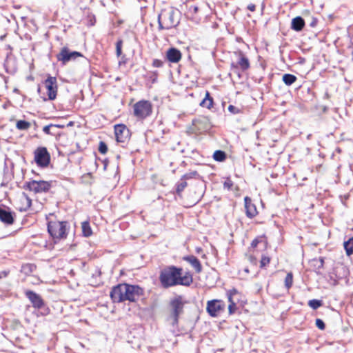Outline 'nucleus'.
I'll return each mask as SVG.
<instances>
[{
  "label": "nucleus",
  "mask_w": 353,
  "mask_h": 353,
  "mask_svg": "<svg viewBox=\"0 0 353 353\" xmlns=\"http://www.w3.org/2000/svg\"><path fill=\"white\" fill-rule=\"evenodd\" d=\"M305 25V21L301 17H296L292 21L291 28L296 31H301Z\"/></svg>",
  "instance_id": "20"
},
{
  "label": "nucleus",
  "mask_w": 353,
  "mask_h": 353,
  "mask_svg": "<svg viewBox=\"0 0 353 353\" xmlns=\"http://www.w3.org/2000/svg\"><path fill=\"white\" fill-rule=\"evenodd\" d=\"M14 213L0 207V220L7 225H12L14 221Z\"/></svg>",
  "instance_id": "16"
},
{
  "label": "nucleus",
  "mask_w": 353,
  "mask_h": 353,
  "mask_svg": "<svg viewBox=\"0 0 353 353\" xmlns=\"http://www.w3.org/2000/svg\"><path fill=\"white\" fill-rule=\"evenodd\" d=\"M121 59L119 61V65H121L122 64H125L127 61V58L125 57V55H121Z\"/></svg>",
  "instance_id": "45"
},
{
  "label": "nucleus",
  "mask_w": 353,
  "mask_h": 353,
  "mask_svg": "<svg viewBox=\"0 0 353 353\" xmlns=\"http://www.w3.org/2000/svg\"><path fill=\"white\" fill-rule=\"evenodd\" d=\"M34 161L41 168H46L50 163V154L45 147H39L34 152Z\"/></svg>",
  "instance_id": "10"
},
{
  "label": "nucleus",
  "mask_w": 353,
  "mask_h": 353,
  "mask_svg": "<svg viewBox=\"0 0 353 353\" xmlns=\"http://www.w3.org/2000/svg\"><path fill=\"white\" fill-rule=\"evenodd\" d=\"M36 270V265L32 263H26L21 266V272L28 275Z\"/></svg>",
  "instance_id": "25"
},
{
  "label": "nucleus",
  "mask_w": 353,
  "mask_h": 353,
  "mask_svg": "<svg viewBox=\"0 0 353 353\" xmlns=\"http://www.w3.org/2000/svg\"><path fill=\"white\" fill-rule=\"evenodd\" d=\"M16 127L20 130H26L30 127V123L25 120H19L17 122Z\"/></svg>",
  "instance_id": "28"
},
{
  "label": "nucleus",
  "mask_w": 353,
  "mask_h": 353,
  "mask_svg": "<svg viewBox=\"0 0 353 353\" xmlns=\"http://www.w3.org/2000/svg\"><path fill=\"white\" fill-rule=\"evenodd\" d=\"M182 54L179 50L175 48H170L166 52V59L171 63H178L181 59Z\"/></svg>",
  "instance_id": "15"
},
{
  "label": "nucleus",
  "mask_w": 353,
  "mask_h": 353,
  "mask_svg": "<svg viewBox=\"0 0 353 353\" xmlns=\"http://www.w3.org/2000/svg\"><path fill=\"white\" fill-rule=\"evenodd\" d=\"M225 309V303L220 299H213L207 302L206 310L210 316L216 317Z\"/></svg>",
  "instance_id": "11"
},
{
  "label": "nucleus",
  "mask_w": 353,
  "mask_h": 353,
  "mask_svg": "<svg viewBox=\"0 0 353 353\" xmlns=\"http://www.w3.org/2000/svg\"><path fill=\"white\" fill-rule=\"evenodd\" d=\"M199 176V174L196 171H192L188 173H186L182 176L183 180H188L192 178H194L196 176Z\"/></svg>",
  "instance_id": "33"
},
{
  "label": "nucleus",
  "mask_w": 353,
  "mask_h": 353,
  "mask_svg": "<svg viewBox=\"0 0 353 353\" xmlns=\"http://www.w3.org/2000/svg\"><path fill=\"white\" fill-rule=\"evenodd\" d=\"M344 249L347 256L353 254V236L343 243Z\"/></svg>",
  "instance_id": "23"
},
{
  "label": "nucleus",
  "mask_w": 353,
  "mask_h": 353,
  "mask_svg": "<svg viewBox=\"0 0 353 353\" xmlns=\"http://www.w3.org/2000/svg\"><path fill=\"white\" fill-rule=\"evenodd\" d=\"M270 261V259L268 256H263L260 261L261 268H263L265 267L268 264H269Z\"/></svg>",
  "instance_id": "36"
},
{
  "label": "nucleus",
  "mask_w": 353,
  "mask_h": 353,
  "mask_svg": "<svg viewBox=\"0 0 353 353\" xmlns=\"http://www.w3.org/2000/svg\"><path fill=\"white\" fill-rule=\"evenodd\" d=\"M316 326L321 330H323L325 328V324L323 321L321 319H316L315 321Z\"/></svg>",
  "instance_id": "35"
},
{
  "label": "nucleus",
  "mask_w": 353,
  "mask_h": 353,
  "mask_svg": "<svg viewBox=\"0 0 353 353\" xmlns=\"http://www.w3.org/2000/svg\"><path fill=\"white\" fill-rule=\"evenodd\" d=\"M233 183L230 179H227L223 183L224 188H228V190L230 189Z\"/></svg>",
  "instance_id": "43"
},
{
  "label": "nucleus",
  "mask_w": 353,
  "mask_h": 353,
  "mask_svg": "<svg viewBox=\"0 0 353 353\" xmlns=\"http://www.w3.org/2000/svg\"><path fill=\"white\" fill-rule=\"evenodd\" d=\"M245 272H249L248 269V268H245Z\"/></svg>",
  "instance_id": "51"
},
{
  "label": "nucleus",
  "mask_w": 353,
  "mask_h": 353,
  "mask_svg": "<svg viewBox=\"0 0 353 353\" xmlns=\"http://www.w3.org/2000/svg\"><path fill=\"white\" fill-rule=\"evenodd\" d=\"M244 202L246 216L250 219L254 217L257 214V211L256 206L252 203L251 199L245 196Z\"/></svg>",
  "instance_id": "17"
},
{
  "label": "nucleus",
  "mask_w": 353,
  "mask_h": 353,
  "mask_svg": "<svg viewBox=\"0 0 353 353\" xmlns=\"http://www.w3.org/2000/svg\"><path fill=\"white\" fill-rule=\"evenodd\" d=\"M188 183L185 180H183L182 177L181 178L180 181H179L176 184V193L177 195L181 196L182 192L187 187Z\"/></svg>",
  "instance_id": "26"
},
{
  "label": "nucleus",
  "mask_w": 353,
  "mask_h": 353,
  "mask_svg": "<svg viewBox=\"0 0 353 353\" xmlns=\"http://www.w3.org/2000/svg\"><path fill=\"white\" fill-rule=\"evenodd\" d=\"M52 126L55 127V128H65V125H61V124H52Z\"/></svg>",
  "instance_id": "49"
},
{
  "label": "nucleus",
  "mask_w": 353,
  "mask_h": 353,
  "mask_svg": "<svg viewBox=\"0 0 353 353\" xmlns=\"http://www.w3.org/2000/svg\"><path fill=\"white\" fill-rule=\"evenodd\" d=\"M51 188V183L46 181L32 180L26 182L23 189L28 190L35 194L47 192Z\"/></svg>",
  "instance_id": "8"
},
{
  "label": "nucleus",
  "mask_w": 353,
  "mask_h": 353,
  "mask_svg": "<svg viewBox=\"0 0 353 353\" xmlns=\"http://www.w3.org/2000/svg\"><path fill=\"white\" fill-rule=\"evenodd\" d=\"M43 84L47 90L48 99H55L58 89L57 78L49 75L48 78L44 81Z\"/></svg>",
  "instance_id": "13"
},
{
  "label": "nucleus",
  "mask_w": 353,
  "mask_h": 353,
  "mask_svg": "<svg viewBox=\"0 0 353 353\" xmlns=\"http://www.w3.org/2000/svg\"><path fill=\"white\" fill-rule=\"evenodd\" d=\"M282 80L286 85L290 86L296 82L297 77L292 74H284Z\"/></svg>",
  "instance_id": "22"
},
{
  "label": "nucleus",
  "mask_w": 353,
  "mask_h": 353,
  "mask_svg": "<svg viewBox=\"0 0 353 353\" xmlns=\"http://www.w3.org/2000/svg\"><path fill=\"white\" fill-rule=\"evenodd\" d=\"M122 46L123 41L121 39H119L116 43V54L117 57H119L122 55Z\"/></svg>",
  "instance_id": "31"
},
{
  "label": "nucleus",
  "mask_w": 353,
  "mask_h": 353,
  "mask_svg": "<svg viewBox=\"0 0 353 353\" xmlns=\"http://www.w3.org/2000/svg\"><path fill=\"white\" fill-rule=\"evenodd\" d=\"M74 125V122L73 121H70L68 124H67V126H72Z\"/></svg>",
  "instance_id": "50"
},
{
  "label": "nucleus",
  "mask_w": 353,
  "mask_h": 353,
  "mask_svg": "<svg viewBox=\"0 0 353 353\" xmlns=\"http://www.w3.org/2000/svg\"><path fill=\"white\" fill-rule=\"evenodd\" d=\"M159 15L161 16L163 24H165L166 30L175 28L179 23L180 12L177 9L170 8L168 10L162 11Z\"/></svg>",
  "instance_id": "5"
},
{
  "label": "nucleus",
  "mask_w": 353,
  "mask_h": 353,
  "mask_svg": "<svg viewBox=\"0 0 353 353\" xmlns=\"http://www.w3.org/2000/svg\"><path fill=\"white\" fill-rule=\"evenodd\" d=\"M158 23H159V29L163 30L165 29V24H163V21L161 19V16H158Z\"/></svg>",
  "instance_id": "42"
},
{
  "label": "nucleus",
  "mask_w": 353,
  "mask_h": 353,
  "mask_svg": "<svg viewBox=\"0 0 353 353\" xmlns=\"http://www.w3.org/2000/svg\"><path fill=\"white\" fill-rule=\"evenodd\" d=\"M52 127H53L52 124H50V125L44 126L43 128V132L46 133V134H52V135H53L54 134L50 132V128H52Z\"/></svg>",
  "instance_id": "40"
},
{
  "label": "nucleus",
  "mask_w": 353,
  "mask_h": 353,
  "mask_svg": "<svg viewBox=\"0 0 353 353\" xmlns=\"http://www.w3.org/2000/svg\"><path fill=\"white\" fill-rule=\"evenodd\" d=\"M114 133L118 142L125 143L130 138V130L124 124L116 125Z\"/></svg>",
  "instance_id": "14"
},
{
  "label": "nucleus",
  "mask_w": 353,
  "mask_h": 353,
  "mask_svg": "<svg viewBox=\"0 0 353 353\" xmlns=\"http://www.w3.org/2000/svg\"><path fill=\"white\" fill-rule=\"evenodd\" d=\"M323 304L321 300L312 299L308 301V305L313 310H316Z\"/></svg>",
  "instance_id": "30"
},
{
  "label": "nucleus",
  "mask_w": 353,
  "mask_h": 353,
  "mask_svg": "<svg viewBox=\"0 0 353 353\" xmlns=\"http://www.w3.org/2000/svg\"><path fill=\"white\" fill-rule=\"evenodd\" d=\"M83 57V54L77 51H70L67 47H63L60 52L57 54V59L63 64L70 61L75 60L78 57Z\"/></svg>",
  "instance_id": "12"
},
{
  "label": "nucleus",
  "mask_w": 353,
  "mask_h": 353,
  "mask_svg": "<svg viewBox=\"0 0 353 353\" xmlns=\"http://www.w3.org/2000/svg\"><path fill=\"white\" fill-rule=\"evenodd\" d=\"M99 151L100 153L101 154H105L108 151V146L106 145V143L103 141H101L99 143Z\"/></svg>",
  "instance_id": "34"
},
{
  "label": "nucleus",
  "mask_w": 353,
  "mask_h": 353,
  "mask_svg": "<svg viewBox=\"0 0 353 353\" xmlns=\"http://www.w3.org/2000/svg\"><path fill=\"white\" fill-rule=\"evenodd\" d=\"M134 115L139 119H144L151 115L152 105L150 101L141 100L133 105Z\"/></svg>",
  "instance_id": "6"
},
{
  "label": "nucleus",
  "mask_w": 353,
  "mask_h": 353,
  "mask_svg": "<svg viewBox=\"0 0 353 353\" xmlns=\"http://www.w3.org/2000/svg\"><path fill=\"white\" fill-rule=\"evenodd\" d=\"M183 260L189 263L192 266V268H194L196 272L200 273L202 271V265L199 260L195 256H183Z\"/></svg>",
  "instance_id": "18"
},
{
  "label": "nucleus",
  "mask_w": 353,
  "mask_h": 353,
  "mask_svg": "<svg viewBox=\"0 0 353 353\" xmlns=\"http://www.w3.org/2000/svg\"><path fill=\"white\" fill-rule=\"evenodd\" d=\"M25 294L34 308L43 310L41 312L43 315H46L50 313V309L46 306L44 301L39 294L32 290H27Z\"/></svg>",
  "instance_id": "9"
},
{
  "label": "nucleus",
  "mask_w": 353,
  "mask_h": 353,
  "mask_svg": "<svg viewBox=\"0 0 353 353\" xmlns=\"http://www.w3.org/2000/svg\"><path fill=\"white\" fill-rule=\"evenodd\" d=\"M259 243V241L258 239H254L252 243H251V247L253 248H255Z\"/></svg>",
  "instance_id": "47"
},
{
  "label": "nucleus",
  "mask_w": 353,
  "mask_h": 353,
  "mask_svg": "<svg viewBox=\"0 0 353 353\" xmlns=\"http://www.w3.org/2000/svg\"><path fill=\"white\" fill-rule=\"evenodd\" d=\"M293 284V274L292 272H288L285 278V286L289 290Z\"/></svg>",
  "instance_id": "29"
},
{
  "label": "nucleus",
  "mask_w": 353,
  "mask_h": 353,
  "mask_svg": "<svg viewBox=\"0 0 353 353\" xmlns=\"http://www.w3.org/2000/svg\"><path fill=\"white\" fill-rule=\"evenodd\" d=\"M207 121V119L206 118H203V119H194L192 121V124L196 127L197 128L198 130H201L199 128V127L198 126L199 124L201 123H205Z\"/></svg>",
  "instance_id": "37"
},
{
  "label": "nucleus",
  "mask_w": 353,
  "mask_h": 353,
  "mask_svg": "<svg viewBox=\"0 0 353 353\" xmlns=\"http://www.w3.org/2000/svg\"><path fill=\"white\" fill-rule=\"evenodd\" d=\"M315 23H316V22H312V24H311V26H314V24H315Z\"/></svg>",
  "instance_id": "52"
},
{
  "label": "nucleus",
  "mask_w": 353,
  "mask_h": 353,
  "mask_svg": "<svg viewBox=\"0 0 353 353\" xmlns=\"http://www.w3.org/2000/svg\"><path fill=\"white\" fill-rule=\"evenodd\" d=\"M68 228L69 224L67 221H51L48 223V232L55 243L67 237Z\"/></svg>",
  "instance_id": "3"
},
{
  "label": "nucleus",
  "mask_w": 353,
  "mask_h": 353,
  "mask_svg": "<svg viewBox=\"0 0 353 353\" xmlns=\"http://www.w3.org/2000/svg\"><path fill=\"white\" fill-rule=\"evenodd\" d=\"M247 8H248L250 11H251V12H254V11H255V10H256V6H255V5H254V4H253V3H250V4H249V5L248 6Z\"/></svg>",
  "instance_id": "48"
},
{
  "label": "nucleus",
  "mask_w": 353,
  "mask_h": 353,
  "mask_svg": "<svg viewBox=\"0 0 353 353\" xmlns=\"http://www.w3.org/2000/svg\"><path fill=\"white\" fill-rule=\"evenodd\" d=\"M237 294H238V291L234 288L227 292V296H228V301L230 302V303H235L233 300V296H234Z\"/></svg>",
  "instance_id": "32"
},
{
  "label": "nucleus",
  "mask_w": 353,
  "mask_h": 353,
  "mask_svg": "<svg viewBox=\"0 0 353 353\" xmlns=\"http://www.w3.org/2000/svg\"><path fill=\"white\" fill-rule=\"evenodd\" d=\"M143 294V290L139 285L121 283L112 288L110 296L114 303H122L136 302Z\"/></svg>",
  "instance_id": "2"
},
{
  "label": "nucleus",
  "mask_w": 353,
  "mask_h": 353,
  "mask_svg": "<svg viewBox=\"0 0 353 353\" xmlns=\"http://www.w3.org/2000/svg\"><path fill=\"white\" fill-rule=\"evenodd\" d=\"M82 233L85 237H89L92 234V230L88 221H83L81 223Z\"/></svg>",
  "instance_id": "24"
},
{
  "label": "nucleus",
  "mask_w": 353,
  "mask_h": 353,
  "mask_svg": "<svg viewBox=\"0 0 353 353\" xmlns=\"http://www.w3.org/2000/svg\"><path fill=\"white\" fill-rule=\"evenodd\" d=\"M10 273L9 270H3L0 272V279L6 277Z\"/></svg>",
  "instance_id": "46"
},
{
  "label": "nucleus",
  "mask_w": 353,
  "mask_h": 353,
  "mask_svg": "<svg viewBox=\"0 0 353 353\" xmlns=\"http://www.w3.org/2000/svg\"><path fill=\"white\" fill-rule=\"evenodd\" d=\"M236 310V303H230L228 305V312L230 314H233Z\"/></svg>",
  "instance_id": "39"
},
{
  "label": "nucleus",
  "mask_w": 353,
  "mask_h": 353,
  "mask_svg": "<svg viewBox=\"0 0 353 353\" xmlns=\"http://www.w3.org/2000/svg\"><path fill=\"white\" fill-rule=\"evenodd\" d=\"M235 55L237 57L236 62H232L231 63V70L235 74H236L239 78H241V74L239 70L242 72L248 70L250 67V63L248 58L241 51L235 52Z\"/></svg>",
  "instance_id": "7"
},
{
  "label": "nucleus",
  "mask_w": 353,
  "mask_h": 353,
  "mask_svg": "<svg viewBox=\"0 0 353 353\" xmlns=\"http://www.w3.org/2000/svg\"><path fill=\"white\" fill-rule=\"evenodd\" d=\"M163 61L159 59H154L152 61V66L155 68H161L163 66Z\"/></svg>",
  "instance_id": "38"
},
{
  "label": "nucleus",
  "mask_w": 353,
  "mask_h": 353,
  "mask_svg": "<svg viewBox=\"0 0 353 353\" xmlns=\"http://www.w3.org/2000/svg\"><path fill=\"white\" fill-rule=\"evenodd\" d=\"M213 159L219 162H222L226 159V154L223 150H216L213 154Z\"/></svg>",
  "instance_id": "27"
},
{
  "label": "nucleus",
  "mask_w": 353,
  "mask_h": 353,
  "mask_svg": "<svg viewBox=\"0 0 353 353\" xmlns=\"http://www.w3.org/2000/svg\"><path fill=\"white\" fill-rule=\"evenodd\" d=\"M199 10V7L196 6H192L189 8V12L191 14H196Z\"/></svg>",
  "instance_id": "44"
},
{
  "label": "nucleus",
  "mask_w": 353,
  "mask_h": 353,
  "mask_svg": "<svg viewBox=\"0 0 353 353\" xmlns=\"http://www.w3.org/2000/svg\"><path fill=\"white\" fill-rule=\"evenodd\" d=\"M213 98L210 96V92L206 91L205 98L199 103L200 106L210 110L213 106Z\"/></svg>",
  "instance_id": "21"
},
{
  "label": "nucleus",
  "mask_w": 353,
  "mask_h": 353,
  "mask_svg": "<svg viewBox=\"0 0 353 353\" xmlns=\"http://www.w3.org/2000/svg\"><path fill=\"white\" fill-rule=\"evenodd\" d=\"M228 110L232 114H237L240 112L239 109L232 105L228 106Z\"/></svg>",
  "instance_id": "41"
},
{
  "label": "nucleus",
  "mask_w": 353,
  "mask_h": 353,
  "mask_svg": "<svg viewBox=\"0 0 353 353\" xmlns=\"http://www.w3.org/2000/svg\"><path fill=\"white\" fill-rule=\"evenodd\" d=\"M183 269L174 265L167 266L161 270L159 281L163 288L176 285L190 286L193 282L192 275L190 272H185L182 275Z\"/></svg>",
  "instance_id": "1"
},
{
  "label": "nucleus",
  "mask_w": 353,
  "mask_h": 353,
  "mask_svg": "<svg viewBox=\"0 0 353 353\" xmlns=\"http://www.w3.org/2000/svg\"><path fill=\"white\" fill-rule=\"evenodd\" d=\"M185 301L180 295L171 299L169 303L170 307V318L172 320V325H177L179 318L183 313V307Z\"/></svg>",
  "instance_id": "4"
},
{
  "label": "nucleus",
  "mask_w": 353,
  "mask_h": 353,
  "mask_svg": "<svg viewBox=\"0 0 353 353\" xmlns=\"http://www.w3.org/2000/svg\"><path fill=\"white\" fill-rule=\"evenodd\" d=\"M20 201L22 203V206L19 208L20 211H27L32 205L31 199L24 192L20 199Z\"/></svg>",
  "instance_id": "19"
}]
</instances>
